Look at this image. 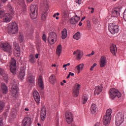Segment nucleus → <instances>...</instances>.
I'll use <instances>...</instances> for the list:
<instances>
[{
  "instance_id": "1",
  "label": "nucleus",
  "mask_w": 126,
  "mask_h": 126,
  "mask_svg": "<svg viewBox=\"0 0 126 126\" xmlns=\"http://www.w3.org/2000/svg\"><path fill=\"white\" fill-rule=\"evenodd\" d=\"M112 120V109H108L106 115L103 117V123L104 126H107L111 123Z\"/></svg>"
},
{
  "instance_id": "2",
  "label": "nucleus",
  "mask_w": 126,
  "mask_h": 126,
  "mask_svg": "<svg viewBox=\"0 0 126 126\" xmlns=\"http://www.w3.org/2000/svg\"><path fill=\"white\" fill-rule=\"evenodd\" d=\"M49 10V3L47 1H44L42 5V10H41V20L45 21L47 17V14Z\"/></svg>"
},
{
  "instance_id": "3",
  "label": "nucleus",
  "mask_w": 126,
  "mask_h": 126,
  "mask_svg": "<svg viewBox=\"0 0 126 126\" xmlns=\"http://www.w3.org/2000/svg\"><path fill=\"white\" fill-rule=\"evenodd\" d=\"M0 48L1 49L6 53H10L12 51V47L10 44L7 42H2L0 44Z\"/></svg>"
},
{
  "instance_id": "4",
  "label": "nucleus",
  "mask_w": 126,
  "mask_h": 126,
  "mask_svg": "<svg viewBox=\"0 0 126 126\" xmlns=\"http://www.w3.org/2000/svg\"><path fill=\"white\" fill-rule=\"evenodd\" d=\"M8 32L11 34H16L18 32V26L15 22H13L9 24Z\"/></svg>"
},
{
  "instance_id": "5",
  "label": "nucleus",
  "mask_w": 126,
  "mask_h": 126,
  "mask_svg": "<svg viewBox=\"0 0 126 126\" xmlns=\"http://www.w3.org/2000/svg\"><path fill=\"white\" fill-rule=\"evenodd\" d=\"M110 98L112 100H114L116 97L121 98L122 97V94L119 91V90L116 89H111L109 91Z\"/></svg>"
},
{
  "instance_id": "6",
  "label": "nucleus",
  "mask_w": 126,
  "mask_h": 126,
  "mask_svg": "<svg viewBox=\"0 0 126 126\" xmlns=\"http://www.w3.org/2000/svg\"><path fill=\"white\" fill-rule=\"evenodd\" d=\"M108 30L112 35L119 33V26L114 23H110L108 25Z\"/></svg>"
},
{
  "instance_id": "7",
  "label": "nucleus",
  "mask_w": 126,
  "mask_h": 126,
  "mask_svg": "<svg viewBox=\"0 0 126 126\" xmlns=\"http://www.w3.org/2000/svg\"><path fill=\"white\" fill-rule=\"evenodd\" d=\"M125 120V116L121 113H118L115 117V124L116 126H120L123 124Z\"/></svg>"
},
{
  "instance_id": "8",
  "label": "nucleus",
  "mask_w": 126,
  "mask_h": 126,
  "mask_svg": "<svg viewBox=\"0 0 126 126\" xmlns=\"http://www.w3.org/2000/svg\"><path fill=\"white\" fill-rule=\"evenodd\" d=\"M30 10L31 11V17L32 19H36L37 18V12H38V7L36 5L32 4L30 6Z\"/></svg>"
},
{
  "instance_id": "9",
  "label": "nucleus",
  "mask_w": 126,
  "mask_h": 126,
  "mask_svg": "<svg viewBox=\"0 0 126 126\" xmlns=\"http://www.w3.org/2000/svg\"><path fill=\"white\" fill-rule=\"evenodd\" d=\"M10 70L12 74H16V61L14 58H11L10 62Z\"/></svg>"
},
{
  "instance_id": "10",
  "label": "nucleus",
  "mask_w": 126,
  "mask_h": 126,
  "mask_svg": "<svg viewBox=\"0 0 126 126\" xmlns=\"http://www.w3.org/2000/svg\"><path fill=\"white\" fill-rule=\"evenodd\" d=\"M80 89V85L79 84L76 83L73 88V96L74 97H77L79 94V90Z\"/></svg>"
},
{
  "instance_id": "11",
  "label": "nucleus",
  "mask_w": 126,
  "mask_h": 126,
  "mask_svg": "<svg viewBox=\"0 0 126 126\" xmlns=\"http://www.w3.org/2000/svg\"><path fill=\"white\" fill-rule=\"evenodd\" d=\"M121 9L122 7L118 6L116 8L112 9L111 11V14L114 17H118L120 16V12H121Z\"/></svg>"
},
{
  "instance_id": "12",
  "label": "nucleus",
  "mask_w": 126,
  "mask_h": 126,
  "mask_svg": "<svg viewBox=\"0 0 126 126\" xmlns=\"http://www.w3.org/2000/svg\"><path fill=\"white\" fill-rule=\"evenodd\" d=\"M56 39H57V33L54 32H50L48 36V42L52 44H54Z\"/></svg>"
},
{
  "instance_id": "13",
  "label": "nucleus",
  "mask_w": 126,
  "mask_h": 126,
  "mask_svg": "<svg viewBox=\"0 0 126 126\" xmlns=\"http://www.w3.org/2000/svg\"><path fill=\"white\" fill-rule=\"evenodd\" d=\"M32 124V120L30 117H26L23 120L22 126H31Z\"/></svg>"
},
{
  "instance_id": "14",
  "label": "nucleus",
  "mask_w": 126,
  "mask_h": 126,
  "mask_svg": "<svg viewBox=\"0 0 126 126\" xmlns=\"http://www.w3.org/2000/svg\"><path fill=\"white\" fill-rule=\"evenodd\" d=\"M66 122L67 124H70L72 123L73 118H72V113L70 112H67L65 114Z\"/></svg>"
},
{
  "instance_id": "15",
  "label": "nucleus",
  "mask_w": 126,
  "mask_h": 126,
  "mask_svg": "<svg viewBox=\"0 0 126 126\" xmlns=\"http://www.w3.org/2000/svg\"><path fill=\"white\" fill-rule=\"evenodd\" d=\"M15 47V49L14 50V55L16 56V57H19L20 56V47H19V45L18 43H15L14 44Z\"/></svg>"
},
{
  "instance_id": "16",
  "label": "nucleus",
  "mask_w": 126,
  "mask_h": 126,
  "mask_svg": "<svg viewBox=\"0 0 126 126\" xmlns=\"http://www.w3.org/2000/svg\"><path fill=\"white\" fill-rule=\"evenodd\" d=\"M2 19L4 22L8 23V22H10V21H11L12 17H11V15L9 14V13H6L4 15Z\"/></svg>"
},
{
  "instance_id": "17",
  "label": "nucleus",
  "mask_w": 126,
  "mask_h": 126,
  "mask_svg": "<svg viewBox=\"0 0 126 126\" xmlns=\"http://www.w3.org/2000/svg\"><path fill=\"white\" fill-rule=\"evenodd\" d=\"M18 76L21 80L24 79V76H25V68L24 67H21Z\"/></svg>"
},
{
  "instance_id": "18",
  "label": "nucleus",
  "mask_w": 126,
  "mask_h": 126,
  "mask_svg": "<svg viewBox=\"0 0 126 126\" xmlns=\"http://www.w3.org/2000/svg\"><path fill=\"white\" fill-rule=\"evenodd\" d=\"M33 98L37 104H40V100L41 97H40V94L37 91H34L33 92Z\"/></svg>"
},
{
  "instance_id": "19",
  "label": "nucleus",
  "mask_w": 126,
  "mask_h": 126,
  "mask_svg": "<svg viewBox=\"0 0 126 126\" xmlns=\"http://www.w3.org/2000/svg\"><path fill=\"white\" fill-rule=\"evenodd\" d=\"M18 87L15 84H14L12 86L11 93L13 97H15V96H16V94H17V92H18V90H17Z\"/></svg>"
},
{
  "instance_id": "20",
  "label": "nucleus",
  "mask_w": 126,
  "mask_h": 126,
  "mask_svg": "<svg viewBox=\"0 0 126 126\" xmlns=\"http://www.w3.org/2000/svg\"><path fill=\"white\" fill-rule=\"evenodd\" d=\"M73 55H76V59L78 60H81L83 56V52L81 50H77L73 52Z\"/></svg>"
},
{
  "instance_id": "21",
  "label": "nucleus",
  "mask_w": 126,
  "mask_h": 126,
  "mask_svg": "<svg viewBox=\"0 0 126 126\" xmlns=\"http://www.w3.org/2000/svg\"><path fill=\"white\" fill-rule=\"evenodd\" d=\"M107 63V59L104 56H102L100 61V67H104Z\"/></svg>"
},
{
  "instance_id": "22",
  "label": "nucleus",
  "mask_w": 126,
  "mask_h": 126,
  "mask_svg": "<svg viewBox=\"0 0 126 126\" xmlns=\"http://www.w3.org/2000/svg\"><path fill=\"white\" fill-rule=\"evenodd\" d=\"M94 89V94L95 95H99L103 90V87L102 86H97L95 87Z\"/></svg>"
},
{
  "instance_id": "23",
  "label": "nucleus",
  "mask_w": 126,
  "mask_h": 126,
  "mask_svg": "<svg viewBox=\"0 0 126 126\" xmlns=\"http://www.w3.org/2000/svg\"><path fill=\"white\" fill-rule=\"evenodd\" d=\"M84 67V64L80 63L75 67V69L77 70L78 73H80V72H81V71L83 70Z\"/></svg>"
},
{
  "instance_id": "24",
  "label": "nucleus",
  "mask_w": 126,
  "mask_h": 126,
  "mask_svg": "<svg viewBox=\"0 0 126 126\" xmlns=\"http://www.w3.org/2000/svg\"><path fill=\"white\" fill-rule=\"evenodd\" d=\"M1 89L3 94H6L8 91V89H7V87L5 85L4 83H1Z\"/></svg>"
},
{
  "instance_id": "25",
  "label": "nucleus",
  "mask_w": 126,
  "mask_h": 126,
  "mask_svg": "<svg viewBox=\"0 0 126 126\" xmlns=\"http://www.w3.org/2000/svg\"><path fill=\"white\" fill-rule=\"evenodd\" d=\"M110 51L113 56H116V53L117 52V46H116V45L112 44L110 46Z\"/></svg>"
},
{
  "instance_id": "26",
  "label": "nucleus",
  "mask_w": 126,
  "mask_h": 126,
  "mask_svg": "<svg viewBox=\"0 0 126 126\" xmlns=\"http://www.w3.org/2000/svg\"><path fill=\"white\" fill-rule=\"evenodd\" d=\"M38 84L39 86V88L43 90L44 89V84L43 83V80L42 79V77L40 76L38 79Z\"/></svg>"
},
{
  "instance_id": "27",
  "label": "nucleus",
  "mask_w": 126,
  "mask_h": 126,
  "mask_svg": "<svg viewBox=\"0 0 126 126\" xmlns=\"http://www.w3.org/2000/svg\"><path fill=\"white\" fill-rule=\"evenodd\" d=\"M27 82L29 83H34L35 82V77L33 76L32 75H31L28 77L27 79Z\"/></svg>"
},
{
  "instance_id": "28",
  "label": "nucleus",
  "mask_w": 126,
  "mask_h": 126,
  "mask_svg": "<svg viewBox=\"0 0 126 126\" xmlns=\"http://www.w3.org/2000/svg\"><path fill=\"white\" fill-rule=\"evenodd\" d=\"M16 3L18 5H20L21 7L25 6V0H16Z\"/></svg>"
},
{
  "instance_id": "29",
  "label": "nucleus",
  "mask_w": 126,
  "mask_h": 126,
  "mask_svg": "<svg viewBox=\"0 0 126 126\" xmlns=\"http://www.w3.org/2000/svg\"><path fill=\"white\" fill-rule=\"evenodd\" d=\"M62 51H63V47L61 45H58L56 50V54L59 57L61 56Z\"/></svg>"
},
{
  "instance_id": "30",
  "label": "nucleus",
  "mask_w": 126,
  "mask_h": 126,
  "mask_svg": "<svg viewBox=\"0 0 126 126\" xmlns=\"http://www.w3.org/2000/svg\"><path fill=\"white\" fill-rule=\"evenodd\" d=\"M67 36V30L66 29H63L62 32V38L63 40Z\"/></svg>"
},
{
  "instance_id": "31",
  "label": "nucleus",
  "mask_w": 126,
  "mask_h": 126,
  "mask_svg": "<svg viewBox=\"0 0 126 126\" xmlns=\"http://www.w3.org/2000/svg\"><path fill=\"white\" fill-rule=\"evenodd\" d=\"M96 111H97V106L93 103L91 107V112L94 115L96 113Z\"/></svg>"
},
{
  "instance_id": "32",
  "label": "nucleus",
  "mask_w": 126,
  "mask_h": 126,
  "mask_svg": "<svg viewBox=\"0 0 126 126\" xmlns=\"http://www.w3.org/2000/svg\"><path fill=\"white\" fill-rule=\"evenodd\" d=\"M7 9L8 11H9V12H10V13H12V14H13L15 12L14 11V8H13V7H12V6H11V5L10 4H7Z\"/></svg>"
},
{
  "instance_id": "33",
  "label": "nucleus",
  "mask_w": 126,
  "mask_h": 126,
  "mask_svg": "<svg viewBox=\"0 0 126 126\" xmlns=\"http://www.w3.org/2000/svg\"><path fill=\"white\" fill-rule=\"evenodd\" d=\"M81 38V33L78 32H77L74 35H73V38L75 39V40H79Z\"/></svg>"
},
{
  "instance_id": "34",
  "label": "nucleus",
  "mask_w": 126,
  "mask_h": 126,
  "mask_svg": "<svg viewBox=\"0 0 126 126\" xmlns=\"http://www.w3.org/2000/svg\"><path fill=\"white\" fill-rule=\"evenodd\" d=\"M82 101L83 104L86 103V102L88 101V96H87V94H83L82 98Z\"/></svg>"
},
{
  "instance_id": "35",
  "label": "nucleus",
  "mask_w": 126,
  "mask_h": 126,
  "mask_svg": "<svg viewBox=\"0 0 126 126\" xmlns=\"http://www.w3.org/2000/svg\"><path fill=\"white\" fill-rule=\"evenodd\" d=\"M49 81L51 83H55L56 82V76L54 74L51 75V76L49 77Z\"/></svg>"
},
{
  "instance_id": "36",
  "label": "nucleus",
  "mask_w": 126,
  "mask_h": 126,
  "mask_svg": "<svg viewBox=\"0 0 126 126\" xmlns=\"http://www.w3.org/2000/svg\"><path fill=\"white\" fill-rule=\"evenodd\" d=\"M18 40L20 43L24 42V35L21 33H19Z\"/></svg>"
},
{
  "instance_id": "37",
  "label": "nucleus",
  "mask_w": 126,
  "mask_h": 126,
  "mask_svg": "<svg viewBox=\"0 0 126 126\" xmlns=\"http://www.w3.org/2000/svg\"><path fill=\"white\" fill-rule=\"evenodd\" d=\"M73 18H74L76 23H77L78 21L80 20V17L79 16V15H78L77 14H75V16H73Z\"/></svg>"
},
{
  "instance_id": "38",
  "label": "nucleus",
  "mask_w": 126,
  "mask_h": 126,
  "mask_svg": "<svg viewBox=\"0 0 126 126\" xmlns=\"http://www.w3.org/2000/svg\"><path fill=\"white\" fill-rule=\"evenodd\" d=\"M4 108V103L3 102L0 101V113H1L3 111Z\"/></svg>"
},
{
  "instance_id": "39",
  "label": "nucleus",
  "mask_w": 126,
  "mask_h": 126,
  "mask_svg": "<svg viewBox=\"0 0 126 126\" xmlns=\"http://www.w3.org/2000/svg\"><path fill=\"white\" fill-rule=\"evenodd\" d=\"M29 60H30V62L31 63H35V58L33 55H31L29 57Z\"/></svg>"
},
{
  "instance_id": "40",
  "label": "nucleus",
  "mask_w": 126,
  "mask_h": 126,
  "mask_svg": "<svg viewBox=\"0 0 126 126\" xmlns=\"http://www.w3.org/2000/svg\"><path fill=\"white\" fill-rule=\"evenodd\" d=\"M5 13L4 11L1 10H0V19H2L3 16H4Z\"/></svg>"
},
{
  "instance_id": "41",
  "label": "nucleus",
  "mask_w": 126,
  "mask_h": 126,
  "mask_svg": "<svg viewBox=\"0 0 126 126\" xmlns=\"http://www.w3.org/2000/svg\"><path fill=\"white\" fill-rule=\"evenodd\" d=\"M70 23L73 25H74V24H76L77 23L74 19L73 18V17L70 19Z\"/></svg>"
},
{
  "instance_id": "42",
  "label": "nucleus",
  "mask_w": 126,
  "mask_h": 126,
  "mask_svg": "<svg viewBox=\"0 0 126 126\" xmlns=\"http://www.w3.org/2000/svg\"><path fill=\"white\" fill-rule=\"evenodd\" d=\"M1 0V2H2L3 3H5V2H6L7 1V0ZM2 7V4H1V3L0 2V9H1Z\"/></svg>"
},
{
  "instance_id": "43",
  "label": "nucleus",
  "mask_w": 126,
  "mask_h": 126,
  "mask_svg": "<svg viewBox=\"0 0 126 126\" xmlns=\"http://www.w3.org/2000/svg\"><path fill=\"white\" fill-rule=\"evenodd\" d=\"M46 109H43L41 110L40 115H46Z\"/></svg>"
},
{
  "instance_id": "44",
  "label": "nucleus",
  "mask_w": 126,
  "mask_h": 126,
  "mask_svg": "<svg viewBox=\"0 0 126 126\" xmlns=\"http://www.w3.org/2000/svg\"><path fill=\"white\" fill-rule=\"evenodd\" d=\"M4 73V69L1 67H0V75H2Z\"/></svg>"
},
{
  "instance_id": "45",
  "label": "nucleus",
  "mask_w": 126,
  "mask_h": 126,
  "mask_svg": "<svg viewBox=\"0 0 126 126\" xmlns=\"http://www.w3.org/2000/svg\"><path fill=\"white\" fill-rule=\"evenodd\" d=\"M42 40H43L44 42H46V41L47 40V37H46V34H45V33L43 34Z\"/></svg>"
},
{
  "instance_id": "46",
  "label": "nucleus",
  "mask_w": 126,
  "mask_h": 126,
  "mask_svg": "<svg viewBox=\"0 0 126 126\" xmlns=\"http://www.w3.org/2000/svg\"><path fill=\"white\" fill-rule=\"evenodd\" d=\"M96 65H97V63H94L93 65L91 66L90 68V70L92 71V70H93V68H94V67L96 66Z\"/></svg>"
},
{
  "instance_id": "47",
  "label": "nucleus",
  "mask_w": 126,
  "mask_h": 126,
  "mask_svg": "<svg viewBox=\"0 0 126 126\" xmlns=\"http://www.w3.org/2000/svg\"><path fill=\"white\" fill-rule=\"evenodd\" d=\"M40 118L41 119V120H42V121H45V118H46V115H40Z\"/></svg>"
},
{
  "instance_id": "48",
  "label": "nucleus",
  "mask_w": 126,
  "mask_h": 126,
  "mask_svg": "<svg viewBox=\"0 0 126 126\" xmlns=\"http://www.w3.org/2000/svg\"><path fill=\"white\" fill-rule=\"evenodd\" d=\"M87 25L88 27V28H90L91 27V24H90V21L88 20L87 21Z\"/></svg>"
},
{
  "instance_id": "49",
  "label": "nucleus",
  "mask_w": 126,
  "mask_h": 126,
  "mask_svg": "<svg viewBox=\"0 0 126 126\" xmlns=\"http://www.w3.org/2000/svg\"><path fill=\"white\" fill-rule=\"evenodd\" d=\"M63 14L64 16H67V14H68V12L66 10H64L63 12Z\"/></svg>"
},
{
  "instance_id": "50",
  "label": "nucleus",
  "mask_w": 126,
  "mask_h": 126,
  "mask_svg": "<svg viewBox=\"0 0 126 126\" xmlns=\"http://www.w3.org/2000/svg\"><path fill=\"white\" fill-rule=\"evenodd\" d=\"M0 126H3V122L2 121V118H0Z\"/></svg>"
},
{
  "instance_id": "51",
  "label": "nucleus",
  "mask_w": 126,
  "mask_h": 126,
  "mask_svg": "<svg viewBox=\"0 0 126 126\" xmlns=\"http://www.w3.org/2000/svg\"><path fill=\"white\" fill-rule=\"evenodd\" d=\"M69 65H70V63H67L63 65V67H66V66H69Z\"/></svg>"
},
{
  "instance_id": "52",
  "label": "nucleus",
  "mask_w": 126,
  "mask_h": 126,
  "mask_svg": "<svg viewBox=\"0 0 126 126\" xmlns=\"http://www.w3.org/2000/svg\"><path fill=\"white\" fill-rule=\"evenodd\" d=\"M82 0H76V2L78 4H81V1Z\"/></svg>"
},
{
  "instance_id": "53",
  "label": "nucleus",
  "mask_w": 126,
  "mask_h": 126,
  "mask_svg": "<svg viewBox=\"0 0 126 126\" xmlns=\"http://www.w3.org/2000/svg\"><path fill=\"white\" fill-rule=\"evenodd\" d=\"M91 9H92V11H91V13H94V8L91 7Z\"/></svg>"
},
{
  "instance_id": "54",
  "label": "nucleus",
  "mask_w": 126,
  "mask_h": 126,
  "mask_svg": "<svg viewBox=\"0 0 126 126\" xmlns=\"http://www.w3.org/2000/svg\"><path fill=\"white\" fill-rule=\"evenodd\" d=\"M35 59H38V58H39V54L37 53L35 54Z\"/></svg>"
},
{
  "instance_id": "55",
  "label": "nucleus",
  "mask_w": 126,
  "mask_h": 126,
  "mask_svg": "<svg viewBox=\"0 0 126 126\" xmlns=\"http://www.w3.org/2000/svg\"><path fill=\"white\" fill-rule=\"evenodd\" d=\"M69 75H71V76H73V75H74V73H72V72H70L69 73Z\"/></svg>"
},
{
  "instance_id": "56",
  "label": "nucleus",
  "mask_w": 126,
  "mask_h": 126,
  "mask_svg": "<svg viewBox=\"0 0 126 126\" xmlns=\"http://www.w3.org/2000/svg\"><path fill=\"white\" fill-rule=\"evenodd\" d=\"M75 14H77L78 15H79V16H80V14H81V12H78L76 13Z\"/></svg>"
},
{
  "instance_id": "57",
  "label": "nucleus",
  "mask_w": 126,
  "mask_h": 126,
  "mask_svg": "<svg viewBox=\"0 0 126 126\" xmlns=\"http://www.w3.org/2000/svg\"><path fill=\"white\" fill-rule=\"evenodd\" d=\"M94 126H100V124L99 123H96Z\"/></svg>"
},
{
  "instance_id": "58",
  "label": "nucleus",
  "mask_w": 126,
  "mask_h": 126,
  "mask_svg": "<svg viewBox=\"0 0 126 126\" xmlns=\"http://www.w3.org/2000/svg\"><path fill=\"white\" fill-rule=\"evenodd\" d=\"M79 26H82V23L80 22L78 24Z\"/></svg>"
},
{
  "instance_id": "59",
  "label": "nucleus",
  "mask_w": 126,
  "mask_h": 126,
  "mask_svg": "<svg viewBox=\"0 0 126 126\" xmlns=\"http://www.w3.org/2000/svg\"><path fill=\"white\" fill-rule=\"evenodd\" d=\"M86 18V17H84L82 18L81 21H83V20H84V19H85Z\"/></svg>"
},
{
  "instance_id": "60",
  "label": "nucleus",
  "mask_w": 126,
  "mask_h": 126,
  "mask_svg": "<svg viewBox=\"0 0 126 126\" xmlns=\"http://www.w3.org/2000/svg\"><path fill=\"white\" fill-rule=\"evenodd\" d=\"M95 54V52L92 51V52L91 53L92 56H93Z\"/></svg>"
},
{
  "instance_id": "61",
  "label": "nucleus",
  "mask_w": 126,
  "mask_h": 126,
  "mask_svg": "<svg viewBox=\"0 0 126 126\" xmlns=\"http://www.w3.org/2000/svg\"><path fill=\"white\" fill-rule=\"evenodd\" d=\"M70 76V75H69V74H68V75H67V76L66 77V78L67 79V78H69V77Z\"/></svg>"
},
{
  "instance_id": "62",
  "label": "nucleus",
  "mask_w": 126,
  "mask_h": 126,
  "mask_svg": "<svg viewBox=\"0 0 126 126\" xmlns=\"http://www.w3.org/2000/svg\"><path fill=\"white\" fill-rule=\"evenodd\" d=\"M55 14H56V15H57V16H59V15H60V13H59V12H57Z\"/></svg>"
},
{
  "instance_id": "63",
  "label": "nucleus",
  "mask_w": 126,
  "mask_h": 126,
  "mask_svg": "<svg viewBox=\"0 0 126 126\" xmlns=\"http://www.w3.org/2000/svg\"><path fill=\"white\" fill-rule=\"evenodd\" d=\"M25 111H29V109H28V108H25Z\"/></svg>"
},
{
  "instance_id": "64",
  "label": "nucleus",
  "mask_w": 126,
  "mask_h": 126,
  "mask_svg": "<svg viewBox=\"0 0 126 126\" xmlns=\"http://www.w3.org/2000/svg\"><path fill=\"white\" fill-rule=\"evenodd\" d=\"M57 16V14L56 13H55L54 15H53V17H56V16Z\"/></svg>"
}]
</instances>
